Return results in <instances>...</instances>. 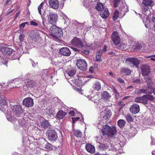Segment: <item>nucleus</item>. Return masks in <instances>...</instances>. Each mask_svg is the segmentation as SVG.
<instances>
[{
	"mask_svg": "<svg viewBox=\"0 0 155 155\" xmlns=\"http://www.w3.org/2000/svg\"><path fill=\"white\" fill-rule=\"evenodd\" d=\"M102 135H107L109 137H113L116 133L117 130L115 127H110L105 125L102 127Z\"/></svg>",
	"mask_w": 155,
	"mask_h": 155,
	"instance_id": "nucleus-1",
	"label": "nucleus"
},
{
	"mask_svg": "<svg viewBox=\"0 0 155 155\" xmlns=\"http://www.w3.org/2000/svg\"><path fill=\"white\" fill-rule=\"evenodd\" d=\"M142 3L144 5L141 6L143 13L146 16L149 15L150 12L149 10V7L153 6V2L152 0H143Z\"/></svg>",
	"mask_w": 155,
	"mask_h": 155,
	"instance_id": "nucleus-2",
	"label": "nucleus"
},
{
	"mask_svg": "<svg viewBox=\"0 0 155 155\" xmlns=\"http://www.w3.org/2000/svg\"><path fill=\"white\" fill-rule=\"evenodd\" d=\"M51 35L55 38L63 36V32L62 29L55 25L51 26L49 28Z\"/></svg>",
	"mask_w": 155,
	"mask_h": 155,
	"instance_id": "nucleus-3",
	"label": "nucleus"
},
{
	"mask_svg": "<svg viewBox=\"0 0 155 155\" xmlns=\"http://www.w3.org/2000/svg\"><path fill=\"white\" fill-rule=\"evenodd\" d=\"M126 62L129 66L132 67L135 66L137 68L138 67L140 61L137 58L130 57L127 59Z\"/></svg>",
	"mask_w": 155,
	"mask_h": 155,
	"instance_id": "nucleus-4",
	"label": "nucleus"
},
{
	"mask_svg": "<svg viewBox=\"0 0 155 155\" xmlns=\"http://www.w3.org/2000/svg\"><path fill=\"white\" fill-rule=\"evenodd\" d=\"M46 134L48 135V139L50 141H54L58 138L57 133L51 127L48 128Z\"/></svg>",
	"mask_w": 155,
	"mask_h": 155,
	"instance_id": "nucleus-5",
	"label": "nucleus"
},
{
	"mask_svg": "<svg viewBox=\"0 0 155 155\" xmlns=\"http://www.w3.org/2000/svg\"><path fill=\"white\" fill-rule=\"evenodd\" d=\"M77 66L80 70L85 71L87 69V64L86 61L83 59H79L77 60Z\"/></svg>",
	"mask_w": 155,
	"mask_h": 155,
	"instance_id": "nucleus-6",
	"label": "nucleus"
},
{
	"mask_svg": "<svg viewBox=\"0 0 155 155\" xmlns=\"http://www.w3.org/2000/svg\"><path fill=\"white\" fill-rule=\"evenodd\" d=\"M11 109L13 113L17 117L19 116L20 114L23 112L21 107L19 105H11Z\"/></svg>",
	"mask_w": 155,
	"mask_h": 155,
	"instance_id": "nucleus-7",
	"label": "nucleus"
},
{
	"mask_svg": "<svg viewBox=\"0 0 155 155\" xmlns=\"http://www.w3.org/2000/svg\"><path fill=\"white\" fill-rule=\"evenodd\" d=\"M0 103L1 106V110L4 113H5L8 110V107L5 98L3 96L2 97H1L0 100Z\"/></svg>",
	"mask_w": 155,
	"mask_h": 155,
	"instance_id": "nucleus-8",
	"label": "nucleus"
},
{
	"mask_svg": "<svg viewBox=\"0 0 155 155\" xmlns=\"http://www.w3.org/2000/svg\"><path fill=\"white\" fill-rule=\"evenodd\" d=\"M101 114L100 117L102 118V120L105 121V122L107 121L109 119L111 115V113L110 111L108 110H104V111Z\"/></svg>",
	"mask_w": 155,
	"mask_h": 155,
	"instance_id": "nucleus-9",
	"label": "nucleus"
},
{
	"mask_svg": "<svg viewBox=\"0 0 155 155\" xmlns=\"http://www.w3.org/2000/svg\"><path fill=\"white\" fill-rule=\"evenodd\" d=\"M111 39L115 45L119 44L120 41V38L117 32L114 31L112 34Z\"/></svg>",
	"mask_w": 155,
	"mask_h": 155,
	"instance_id": "nucleus-10",
	"label": "nucleus"
},
{
	"mask_svg": "<svg viewBox=\"0 0 155 155\" xmlns=\"http://www.w3.org/2000/svg\"><path fill=\"white\" fill-rule=\"evenodd\" d=\"M58 15L57 14L49 12L48 16V21L51 24H55L57 21Z\"/></svg>",
	"mask_w": 155,
	"mask_h": 155,
	"instance_id": "nucleus-11",
	"label": "nucleus"
},
{
	"mask_svg": "<svg viewBox=\"0 0 155 155\" xmlns=\"http://www.w3.org/2000/svg\"><path fill=\"white\" fill-rule=\"evenodd\" d=\"M22 104L27 107H32L34 104L33 100L31 97L26 98L23 100Z\"/></svg>",
	"mask_w": 155,
	"mask_h": 155,
	"instance_id": "nucleus-12",
	"label": "nucleus"
},
{
	"mask_svg": "<svg viewBox=\"0 0 155 155\" xmlns=\"http://www.w3.org/2000/svg\"><path fill=\"white\" fill-rule=\"evenodd\" d=\"M41 142H43L42 144H41L42 149L47 151L52 150V145L46 141L45 140L43 139ZM40 142L41 141H40ZM40 144H41V143Z\"/></svg>",
	"mask_w": 155,
	"mask_h": 155,
	"instance_id": "nucleus-13",
	"label": "nucleus"
},
{
	"mask_svg": "<svg viewBox=\"0 0 155 155\" xmlns=\"http://www.w3.org/2000/svg\"><path fill=\"white\" fill-rule=\"evenodd\" d=\"M71 44L74 46H75L80 48L83 47V45L80 39L77 37H74L71 41Z\"/></svg>",
	"mask_w": 155,
	"mask_h": 155,
	"instance_id": "nucleus-14",
	"label": "nucleus"
},
{
	"mask_svg": "<svg viewBox=\"0 0 155 155\" xmlns=\"http://www.w3.org/2000/svg\"><path fill=\"white\" fill-rule=\"evenodd\" d=\"M140 110L139 106L136 104H133L130 108V112L134 114L138 113L139 112Z\"/></svg>",
	"mask_w": 155,
	"mask_h": 155,
	"instance_id": "nucleus-15",
	"label": "nucleus"
},
{
	"mask_svg": "<svg viewBox=\"0 0 155 155\" xmlns=\"http://www.w3.org/2000/svg\"><path fill=\"white\" fill-rule=\"evenodd\" d=\"M48 3L50 6L54 9H58L59 7V2L58 0H49Z\"/></svg>",
	"mask_w": 155,
	"mask_h": 155,
	"instance_id": "nucleus-16",
	"label": "nucleus"
},
{
	"mask_svg": "<svg viewBox=\"0 0 155 155\" xmlns=\"http://www.w3.org/2000/svg\"><path fill=\"white\" fill-rule=\"evenodd\" d=\"M61 54L65 56H69L71 54V51L67 47H63L59 50Z\"/></svg>",
	"mask_w": 155,
	"mask_h": 155,
	"instance_id": "nucleus-17",
	"label": "nucleus"
},
{
	"mask_svg": "<svg viewBox=\"0 0 155 155\" xmlns=\"http://www.w3.org/2000/svg\"><path fill=\"white\" fill-rule=\"evenodd\" d=\"M141 69L142 74L144 76L147 75L150 72V68L148 66L145 65H142Z\"/></svg>",
	"mask_w": 155,
	"mask_h": 155,
	"instance_id": "nucleus-18",
	"label": "nucleus"
},
{
	"mask_svg": "<svg viewBox=\"0 0 155 155\" xmlns=\"http://www.w3.org/2000/svg\"><path fill=\"white\" fill-rule=\"evenodd\" d=\"M100 15L104 19H106L107 18L109 15V13L107 8H105L100 11Z\"/></svg>",
	"mask_w": 155,
	"mask_h": 155,
	"instance_id": "nucleus-19",
	"label": "nucleus"
},
{
	"mask_svg": "<svg viewBox=\"0 0 155 155\" xmlns=\"http://www.w3.org/2000/svg\"><path fill=\"white\" fill-rule=\"evenodd\" d=\"M85 148L88 152L93 153L95 152V148L94 146L90 143H87L85 145Z\"/></svg>",
	"mask_w": 155,
	"mask_h": 155,
	"instance_id": "nucleus-20",
	"label": "nucleus"
},
{
	"mask_svg": "<svg viewBox=\"0 0 155 155\" xmlns=\"http://www.w3.org/2000/svg\"><path fill=\"white\" fill-rule=\"evenodd\" d=\"M30 36L33 39L36 40L40 37V35L38 30H35L31 32Z\"/></svg>",
	"mask_w": 155,
	"mask_h": 155,
	"instance_id": "nucleus-21",
	"label": "nucleus"
},
{
	"mask_svg": "<svg viewBox=\"0 0 155 155\" xmlns=\"http://www.w3.org/2000/svg\"><path fill=\"white\" fill-rule=\"evenodd\" d=\"M2 51L3 54L6 55H10L13 52V50L8 47H5L3 48Z\"/></svg>",
	"mask_w": 155,
	"mask_h": 155,
	"instance_id": "nucleus-22",
	"label": "nucleus"
},
{
	"mask_svg": "<svg viewBox=\"0 0 155 155\" xmlns=\"http://www.w3.org/2000/svg\"><path fill=\"white\" fill-rule=\"evenodd\" d=\"M120 71L121 74L124 76L130 75L131 72L129 68L124 67L122 68Z\"/></svg>",
	"mask_w": 155,
	"mask_h": 155,
	"instance_id": "nucleus-23",
	"label": "nucleus"
},
{
	"mask_svg": "<svg viewBox=\"0 0 155 155\" xmlns=\"http://www.w3.org/2000/svg\"><path fill=\"white\" fill-rule=\"evenodd\" d=\"M143 48L144 44L140 42L136 43L134 46V49L137 51H140Z\"/></svg>",
	"mask_w": 155,
	"mask_h": 155,
	"instance_id": "nucleus-24",
	"label": "nucleus"
},
{
	"mask_svg": "<svg viewBox=\"0 0 155 155\" xmlns=\"http://www.w3.org/2000/svg\"><path fill=\"white\" fill-rule=\"evenodd\" d=\"M143 96L142 97H136L134 99V101L137 103H141L145 104H147V100H145Z\"/></svg>",
	"mask_w": 155,
	"mask_h": 155,
	"instance_id": "nucleus-25",
	"label": "nucleus"
},
{
	"mask_svg": "<svg viewBox=\"0 0 155 155\" xmlns=\"http://www.w3.org/2000/svg\"><path fill=\"white\" fill-rule=\"evenodd\" d=\"M145 81L147 84V86L149 89H153V88L151 86L153 84V81L150 77L146 76L145 78Z\"/></svg>",
	"mask_w": 155,
	"mask_h": 155,
	"instance_id": "nucleus-26",
	"label": "nucleus"
},
{
	"mask_svg": "<svg viewBox=\"0 0 155 155\" xmlns=\"http://www.w3.org/2000/svg\"><path fill=\"white\" fill-rule=\"evenodd\" d=\"M101 97L103 100L107 101L111 97V96L107 92L103 91L101 93Z\"/></svg>",
	"mask_w": 155,
	"mask_h": 155,
	"instance_id": "nucleus-27",
	"label": "nucleus"
},
{
	"mask_svg": "<svg viewBox=\"0 0 155 155\" xmlns=\"http://www.w3.org/2000/svg\"><path fill=\"white\" fill-rule=\"evenodd\" d=\"M46 114L49 117H54V110L53 107H51L50 109H47L45 110Z\"/></svg>",
	"mask_w": 155,
	"mask_h": 155,
	"instance_id": "nucleus-28",
	"label": "nucleus"
},
{
	"mask_svg": "<svg viewBox=\"0 0 155 155\" xmlns=\"http://www.w3.org/2000/svg\"><path fill=\"white\" fill-rule=\"evenodd\" d=\"M66 115V113L63 110H59L56 115V118L59 120L63 119Z\"/></svg>",
	"mask_w": 155,
	"mask_h": 155,
	"instance_id": "nucleus-29",
	"label": "nucleus"
},
{
	"mask_svg": "<svg viewBox=\"0 0 155 155\" xmlns=\"http://www.w3.org/2000/svg\"><path fill=\"white\" fill-rule=\"evenodd\" d=\"M143 97L152 102L155 103V97L152 95L145 94L143 96Z\"/></svg>",
	"mask_w": 155,
	"mask_h": 155,
	"instance_id": "nucleus-30",
	"label": "nucleus"
},
{
	"mask_svg": "<svg viewBox=\"0 0 155 155\" xmlns=\"http://www.w3.org/2000/svg\"><path fill=\"white\" fill-rule=\"evenodd\" d=\"M41 125L42 128L45 129L47 128H49L50 126L49 122L47 120H44L41 123Z\"/></svg>",
	"mask_w": 155,
	"mask_h": 155,
	"instance_id": "nucleus-31",
	"label": "nucleus"
},
{
	"mask_svg": "<svg viewBox=\"0 0 155 155\" xmlns=\"http://www.w3.org/2000/svg\"><path fill=\"white\" fill-rule=\"evenodd\" d=\"M110 145V144L108 141L105 140L103 144H101L100 148L102 150L106 149L109 147Z\"/></svg>",
	"mask_w": 155,
	"mask_h": 155,
	"instance_id": "nucleus-32",
	"label": "nucleus"
},
{
	"mask_svg": "<svg viewBox=\"0 0 155 155\" xmlns=\"http://www.w3.org/2000/svg\"><path fill=\"white\" fill-rule=\"evenodd\" d=\"M105 8L103 4L101 2H97L95 7V8L97 10L100 12L101 11Z\"/></svg>",
	"mask_w": 155,
	"mask_h": 155,
	"instance_id": "nucleus-33",
	"label": "nucleus"
},
{
	"mask_svg": "<svg viewBox=\"0 0 155 155\" xmlns=\"http://www.w3.org/2000/svg\"><path fill=\"white\" fill-rule=\"evenodd\" d=\"M74 135L77 138H81L82 137V134L79 130H73Z\"/></svg>",
	"mask_w": 155,
	"mask_h": 155,
	"instance_id": "nucleus-34",
	"label": "nucleus"
},
{
	"mask_svg": "<svg viewBox=\"0 0 155 155\" xmlns=\"http://www.w3.org/2000/svg\"><path fill=\"white\" fill-rule=\"evenodd\" d=\"M119 9L124 14L125 12H127L128 11L127 6L123 4L120 5V7H119Z\"/></svg>",
	"mask_w": 155,
	"mask_h": 155,
	"instance_id": "nucleus-35",
	"label": "nucleus"
},
{
	"mask_svg": "<svg viewBox=\"0 0 155 155\" xmlns=\"http://www.w3.org/2000/svg\"><path fill=\"white\" fill-rule=\"evenodd\" d=\"M92 87L94 90L98 91L101 88V84L98 82H96L93 84Z\"/></svg>",
	"mask_w": 155,
	"mask_h": 155,
	"instance_id": "nucleus-36",
	"label": "nucleus"
},
{
	"mask_svg": "<svg viewBox=\"0 0 155 155\" xmlns=\"http://www.w3.org/2000/svg\"><path fill=\"white\" fill-rule=\"evenodd\" d=\"M135 92L138 94H141L142 93L143 94L147 93V90L144 89H137L135 91Z\"/></svg>",
	"mask_w": 155,
	"mask_h": 155,
	"instance_id": "nucleus-37",
	"label": "nucleus"
},
{
	"mask_svg": "<svg viewBox=\"0 0 155 155\" xmlns=\"http://www.w3.org/2000/svg\"><path fill=\"white\" fill-rule=\"evenodd\" d=\"M44 2H42L41 3L40 5L38 6V12L39 14L40 15H42L44 13V11L43 9V5L45 4Z\"/></svg>",
	"mask_w": 155,
	"mask_h": 155,
	"instance_id": "nucleus-38",
	"label": "nucleus"
},
{
	"mask_svg": "<svg viewBox=\"0 0 155 155\" xmlns=\"http://www.w3.org/2000/svg\"><path fill=\"white\" fill-rule=\"evenodd\" d=\"M35 85V82L33 81L30 80L28 81L26 84V86L29 88H32Z\"/></svg>",
	"mask_w": 155,
	"mask_h": 155,
	"instance_id": "nucleus-39",
	"label": "nucleus"
},
{
	"mask_svg": "<svg viewBox=\"0 0 155 155\" xmlns=\"http://www.w3.org/2000/svg\"><path fill=\"white\" fill-rule=\"evenodd\" d=\"M125 123V121L122 119L119 120L117 122L118 125L120 128L123 127Z\"/></svg>",
	"mask_w": 155,
	"mask_h": 155,
	"instance_id": "nucleus-40",
	"label": "nucleus"
},
{
	"mask_svg": "<svg viewBox=\"0 0 155 155\" xmlns=\"http://www.w3.org/2000/svg\"><path fill=\"white\" fill-rule=\"evenodd\" d=\"M125 116L128 122H132L133 121V118L130 114H127Z\"/></svg>",
	"mask_w": 155,
	"mask_h": 155,
	"instance_id": "nucleus-41",
	"label": "nucleus"
},
{
	"mask_svg": "<svg viewBox=\"0 0 155 155\" xmlns=\"http://www.w3.org/2000/svg\"><path fill=\"white\" fill-rule=\"evenodd\" d=\"M119 12L117 10L114 11V15L113 16V19L114 21L116 20L119 17Z\"/></svg>",
	"mask_w": 155,
	"mask_h": 155,
	"instance_id": "nucleus-42",
	"label": "nucleus"
},
{
	"mask_svg": "<svg viewBox=\"0 0 155 155\" xmlns=\"http://www.w3.org/2000/svg\"><path fill=\"white\" fill-rule=\"evenodd\" d=\"M48 71H44L42 72L41 78L43 80H45L47 78Z\"/></svg>",
	"mask_w": 155,
	"mask_h": 155,
	"instance_id": "nucleus-43",
	"label": "nucleus"
},
{
	"mask_svg": "<svg viewBox=\"0 0 155 155\" xmlns=\"http://www.w3.org/2000/svg\"><path fill=\"white\" fill-rule=\"evenodd\" d=\"M102 53L98 51L96 53V60L97 61H101V56Z\"/></svg>",
	"mask_w": 155,
	"mask_h": 155,
	"instance_id": "nucleus-44",
	"label": "nucleus"
},
{
	"mask_svg": "<svg viewBox=\"0 0 155 155\" xmlns=\"http://www.w3.org/2000/svg\"><path fill=\"white\" fill-rule=\"evenodd\" d=\"M76 72V71L74 70L71 69L68 71V74L70 76H73L75 74Z\"/></svg>",
	"mask_w": 155,
	"mask_h": 155,
	"instance_id": "nucleus-45",
	"label": "nucleus"
},
{
	"mask_svg": "<svg viewBox=\"0 0 155 155\" xmlns=\"http://www.w3.org/2000/svg\"><path fill=\"white\" fill-rule=\"evenodd\" d=\"M118 45H119L118 48L122 50H123L126 47V45L123 43H120V42Z\"/></svg>",
	"mask_w": 155,
	"mask_h": 155,
	"instance_id": "nucleus-46",
	"label": "nucleus"
},
{
	"mask_svg": "<svg viewBox=\"0 0 155 155\" xmlns=\"http://www.w3.org/2000/svg\"><path fill=\"white\" fill-rule=\"evenodd\" d=\"M114 7H117L119 6V5L120 2V0H114Z\"/></svg>",
	"mask_w": 155,
	"mask_h": 155,
	"instance_id": "nucleus-47",
	"label": "nucleus"
},
{
	"mask_svg": "<svg viewBox=\"0 0 155 155\" xmlns=\"http://www.w3.org/2000/svg\"><path fill=\"white\" fill-rule=\"evenodd\" d=\"M71 110H69V114L71 115V116H73L74 115V114L76 113L77 110L76 109L74 108H71Z\"/></svg>",
	"mask_w": 155,
	"mask_h": 155,
	"instance_id": "nucleus-48",
	"label": "nucleus"
},
{
	"mask_svg": "<svg viewBox=\"0 0 155 155\" xmlns=\"http://www.w3.org/2000/svg\"><path fill=\"white\" fill-rule=\"evenodd\" d=\"M107 46L106 45H104L102 49H101L99 50V51L101 52V53L103 52H106L107 51Z\"/></svg>",
	"mask_w": 155,
	"mask_h": 155,
	"instance_id": "nucleus-49",
	"label": "nucleus"
},
{
	"mask_svg": "<svg viewBox=\"0 0 155 155\" xmlns=\"http://www.w3.org/2000/svg\"><path fill=\"white\" fill-rule=\"evenodd\" d=\"M97 65H94L91 67L89 69V71L91 73H93V71L95 69L97 68L96 67Z\"/></svg>",
	"mask_w": 155,
	"mask_h": 155,
	"instance_id": "nucleus-50",
	"label": "nucleus"
},
{
	"mask_svg": "<svg viewBox=\"0 0 155 155\" xmlns=\"http://www.w3.org/2000/svg\"><path fill=\"white\" fill-rule=\"evenodd\" d=\"M83 4L85 7H87L88 5L89 0H83Z\"/></svg>",
	"mask_w": 155,
	"mask_h": 155,
	"instance_id": "nucleus-51",
	"label": "nucleus"
},
{
	"mask_svg": "<svg viewBox=\"0 0 155 155\" xmlns=\"http://www.w3.org/2000/svg\"><path fill=\"white\" fill-rule=\"evenodd\" d=\"M24 35L22 34H21L19 37V39L21 42H22L24 41Z\"/></svg>",
	"mask_w": 155,
	"mask_h": 155,
	"instance_id": "nucleus-52",
	"label": "nucleus"
},
{
	"mask_svg": "<svg viewBox=\"0 0 155 155\" xmlns=\"http://www.w3.org/2000/svg\"><path fill=\"white\" fill-rule=\"evenodd\" d=\"M30 24L31 25L35 26H37L38 25V24L37 22L34 21H30Z\"/></svg>",
	"mask_w": 155,
	"mask_h": 155,
	"instance_id": "nucleus-53",
	"label": "nucleus"
},
{
	"mask_svg": "<svg viewBox=\"0 0 155 155\" xmlns=\"http://www.w3.org/2000/svg\"><path fill=\"white\" fill-rule=\"evenodd\" d=\"M82 52L86 55H88L90 53L89 51L84 50H82Z\"/></svg>",
	"mask_w": 155,
	"mask_h": 155,
	"instance_id": "nucleus-54",
	"label": "nucleus"
},
{
	"mask_svg": "<svg viewBox=\"0 0 155 155\" xmlns=\"http://www.w3.org/2000/svg\"><path fill=\"white\" fill-rule=\"evenodd\" d=\"M80 119V118L78 117H76L75 118H72V120L73 123H75L76 121L79 120Z\"/></svg>",
	"mask_w": 155,
	"mask_h": 155,
	"instance_id": "nucleus-55",
	"label": "nucleus"
},
{
	"mask_svg": "<svg viewBox=\"0 0 155 155\" xmlns=\"http://www.w3.org/2000/svg\"><path fill=\"white\" fill-rule=\"evenodd\" d=\"M96 97V96L94 97H91L90 98V99L91 100H92V101H94V102L96 103L97 102V100H94V98Z\"/></svg>",
	"mask_w": 155,
	"mask_h": 155,
	"instance_id": "nucleus-56",
	"label": "nucleus"
},
{
	"mask_svg": "<svg viewBox=\"0 0 155 155\" xmlns=\"http://www.w3.org/2000/svg\"><path fill=\"white\" fill-rule=\"evenodd\" d=\"M152 21L153 23V27L155 30V17L153 16L152 17Z\"/></svg>",
	"mask_w": 155,
	"mask_h": 155,
	"instance_id": "nucleus-57",
	"label": "nucleus"
},
{
	"mask_svg": "<svg viewBox=\"0 0 155 155\" xmlns=\"http://www.w3.org/2000/svg\"><path fill=\"white\" fill-rule=\"evenodd\" d=\"M118 81L121 84H123L124 83V80L122 79L121 78H118Z\"/></svg>",
	"mask_w": 155,
	"mask_h": 155,
	"instance_id": "nucleus-58",
	"label": "nucleus"
},
{
	"mask_svg": "<svg viewBox=\"0 0 155 155\" xmlns=\"http://www.w3.org/2000/svg\"><path fill=\"white\" fill-rule=\"evenodd\" d=\"M148 58H151V60L155 61V59H154L155 58V55H152L151 56H148Z\"/></svg>",
	"mask_w": 155,
	"mask_h": 155,
	"instance_id": "nucleus-59",
	"label": "nucleus"
},
{
	"mask_svg": "<svg viewBox=\"0 0 155 155\" xmlns=\"http://www.w3.org/2000/svg\"><path fill=\"white\" fill-rule=\"evenodd\" d=\"M120 97V95L119 93L115 94V98L117 100Z\"/></svg>",
	"mask_w": 155,
	"mask_h": 155,
	"instance_id": "nucleus-60",
	"label": "nucleus"
},
{
	"mask_svg": "<svg viewBox=\"0 0 155 155\" xmlns=\"http://www.w3.org/2000/svg\"><path fill=\"white\" fill-rule=\"evenodd\" d=\"M25 24L23 23L19 25V28L21 29H23L25 27Z\"/></svg>",
	"mask_w": 155,
	"mask_h": 155,
	"instance_id": "nucleus-61",
	"label": "nucleus"
},
{
	"mask_svg": "<svg viewBox=\"0 0 155 155\" xmlns=\"http://www.w3.org/2000/svg\"><path fill=\"white\" fill-rule=\"evenodd\" d=\"M151 90H152L153 91H149L148 93L149 94H151L152 93H154V94L155 95V87L153 89H153H151Z\"/></svg>",
	"mask_w": 155,
	"mask_h": 155,
	"instance_id": "nucleus-62",
	"label": "nucleus"
},
{
	"mask_svg": "<svg viewBox=\"0 0 155 155\" xmlns=\"http://www.w3.org/2000/svg\"><path fill=\"white\" fill-rule=\"evenodd\" d=\"M78 26H79L80 27V28L81 29H82L84 28V25L83 24L79 23H78Z\"/></svg>",
	"mask_w": 155,
	"mask_h": 155,
	"instance_id": "nucleus-63",
	"label": "nucleus"
},
{
	"mask_svg": "<svg viewBox=\"0 0 155 155\" xmlns=\"http://www.w3.org/2000/svg\"><path fill=\"white\" fill-rule=\"evenodd\" d=\"M71 48L74 51L76 52L79 51V50L74 47H71Z\"/></svg>",
	"mask_w": 155,
	"mask_h": 155,
	"instance_id": "nucleus-64",
	"label": "nucleus"
}]
</instances>
